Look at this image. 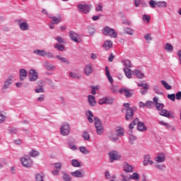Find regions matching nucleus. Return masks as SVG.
I'll return each mask as SVG.
<instances>
[{
  "label": "nucleus",
  "mask_w": 181,
  "mask_h": 181,
  "mask_svg": "<svg viewBox=\"0 0 181 181\" xmlns=\"http://www.w3.org/2000/svg\"><path fill=\"white\" fill-rule=\"evenodd\" d=\"M56 40L58 43H64V39L60 36H57Z\"/></svg>",
  "instance_id": "nucleus-64"
},
{
  "label": "nucleus",
  "mask_w": 181,
  "mask_h": 181,
  "mask_svg": "<svg viewBox=\"0 0 181 181\" xmlns=\"http://www.w3.org/2000/svg\"><path fill=\"white\" fill-rule=\"evenodd\" d=\"M86 115L87 117V119L88 122H90V124H93V122H94V120L93 119V118L94 117V115L93 114V112H91V110H88L86 112Z\"/></svg>",
  "instance_id": "nucleus-21"
},
{
  "label": "nucleus",
  "mask_w": 181,
  "mask_h": 181,
  "mask_svg": "<svg viewBox=\"0 0 181 181\" xmlns=\"http://www.w3.org/2000/svg\"><path fill=\"white\" fill-rule=\"evenodd\" d=\"M69 76L72 78H80V74H78V73H76V72L71 71L69 73Z\"/></svg>",
  "instance_id": "nucleus-47"
},
{
  "label": "nucleus",
  "mask_w": 181,
  "mask_h": 181,
  "mask_svg": "<svg viewBox=\"0 0 181 181\" xmlns=\"http://www.w3.org/2000/svg\"><path fill=\"white\" fill-rule=\"evenodd\" d=\"M54 166L55 168V169L60 170V169H62V163H56L54 164Z\"/></svg>",
  "instance_id": "nucleus-61"
},
{
  "label": "nucleus",
  "mask_w": 181,
  "mask_h": 181,
  "mask_svg": "<svg viewBox=\"0 0 181 181\" xmlns=\"http://www.w3.org/2000/svg\"><path fill=\"white\" fill-rule=\"evenodd\" d=\"M124 72L126 77H127V78H132V74L131 73V69L129 68H124Z\"/></svg>",
  "instance_id": "nucleus-30"
},
{
  "label": "nucleus",
  "mask_w": 181,
  "mask_h": 181,
  "mask_svg": "<svg viewBox=\"0 0 181 181\" xmlns=\"http://www.w3.org/2000/svg\"><path fill=\"white\" fill-rule=\"evenodd\" d=\"M155 106L156 110H158V111L163 110V104L162 103H157L156 105H155Z\"/></svg>",
  "instance_id": "nucleus-56"
},
{
  "label": "nucleus",
  "mask_w": 181,
  "mask_h": 181,
  "mask_svg": "<svg viewBox=\"0 0 181 181\" xmlns=\"http://www.w3.org/2000/svg\"><path fill=\"white\" fill-rule=\"evenodd\" d=\"M94 121L95 128L96 129L98 135H103V134H104V126H103V123L97 117H94Z\"/></svg>",
  "instance_id": "nucleus-2"
},
{
  "label": "nucleus",
  "mask_w": 181,
  "mask_h": 181,
  "mask_svg": "<svg viewBox=\"0 0 181 181\" xmlns=\"http://www.w3.org/2000/svg\"><path fill=\"white\" fill-rule=\"evenodd\" d=\"M138 87H142V88H148V83L141 82L137 83Z\"/></svg>",
  "instance_id": "nucleus-59"
},
{
  "label": "nucleus",
  "mask_w": 181,
  "mask_h": 181,
  "mask_svg": "<svg viewBox=\"0 0 181 181\" xmlns=\"http://www.w3.org/2000/svg\"><path fill=\"white\" fill-rule=\"evenodd\" d=\"M158 124L160 125H163V127H165L167 129H169L170 128L172 127V125H170L169 123H166L163 121H159Z\"/></svg>",
  "instance_id": "nucleus-46"
},
{
  "label": "nucleus",
  "mask_w": 181,
  "mask_h": 181,
  "mask_svg": "<svg viewBox=\"0 0 181 181\" xmlns=\"http://www.w3.org/2000/svg\"><path fill=\"white\" fill-rule=\"evenodd\" d=\"M143 165L144 166H148V165H153V161L151 160V156L149 154L144 155Z\"/></svg>",
  "instance_id": "nucleus-10"
},
{
  "label": "nucleus",
  "mask_w": 181,
  "mask_h": 181,
  "mask_svg": "<svg viewBox=\"0 0 181 181\" xmlns=\"http://www.w3.org/2000/svg\"><path fill=\"white\" fill-rule=\"evenodd\" d=\"M96 12H103V4L98 3L95 5Z\"/></svg>",
  "instance_id": "nucleus-42"
},
{
  "label": "nucleus",
  "mask_w": 181,
  "mask_h": 181,
  "mask_svg": "<svg viewBox=\"0 0 181 181\" xmlns=\"http://www.w3.org/2000/svg\"><path fill=\"white\" fill-rule=\"evenodd\" d=\"M5 119H6V116H5V115H3L2 112H0V124L4 122Z\"/></svg>",
  "instance_id": "nucleus-57"
},
{
  "label": "nucleus",
  "mask_w": 181,
  "mask_h": 181,
  "mask_svg": "<svg viewBox=\"0 0 181 181\" xmlns=\"http://www.w3.org/2000/svg\"><path fill=\"white\" fill-rule=\"evenodd\" d=\"M71 175L74 177H84V175H83V173H81V170H77L74 172H71Z\"/></svg>",
  "instance_id": "nucleus-22"
},
{
  "label": "nucleus",
  "mask_w": 181,
  "mask_h": 181,
  "mask_svg": "<svg viewBox=\"0 0 181 181\" xmlns=\"http://www.w3.org/2000/svg\"><path fill=\"white\" fill-rule=\"evenodd\" d=\"M17 25H18L21 30L25 32L26 30H29V23L26 22V20L24 19H18L16 21Z\"/></svg>",
  "instance_id": "nucleus-5"
},
{
  "label": "nucleus",
  "mask_w": 181,
  "mask_h": 181,
  "mask_svg": "<svg viewBox=\"0 0 181 181\" xmlns=\"http://www.w3.org/2000/svg\"><path fill=\"white\" fill-rule=\"evenodd\" d=\"M84 74H86V76H90V74H92L93 73V65H91V64H88L84 69Z\"/></svg>",
  "instance_id": "nucleus-13"
},
{
  "label": "nucleus",
  "mask_w": 181,
  "mask_h": 181,
  "mask_svg": "<svg viewBox=\"0 0 181 181\" xmlns=\"http://www.w3.org/2000/svg\"><path fill=\"white\" fill-rule=\"evenodd\" d=\"M132 73L137 77V78H144V73H141V71L134 69L132 71Z\"/></svg>",
  "instance_id": "nucleus-25"
},
{
  "label": "nucleus",
  "mask_w": 181,
  "mask_h": 181,
  "mask_svg": "<svg viewBox=\"0 0 181 181\" xmlns=\"http://www.w3.org/2000/svg\"><path fill=\"white\" fill-rule=\"evenodd\" d=\"M160 115L162 117H166L167 118H170V113H169V111L165 109L160 112Z\"/></svg>",
  "instance_id": "nucleus-31"
},
{
  "label": "nucleus",
  "mask_w": 181,
  "mask_h": 181,
  "mask_svg": "<svg viewBox=\"0 0 181 181\" xmlns=\"http://www.w3.org/2000/svg\"><path fill=\"white\" fill-rule=\"evenodd\" d=\"M160 83L165 88V90H172V86L169 85L165 81H161Z\"/></svg>",
  "instance_id": "nucleus-41"
},
{
  "label": "nucleus",
  "mask_w": 181,
  "mask_h": 181,
  "mask_svg": "<svg viewBox=\"0 0 181 181\" xmlns=\"http://www.w3.org/2000/svg\"><path fill=\"white\" fill-rule=\"evenodd\" d=\"M33 54L37 56H40V57H45L46 50L36 49L33 51Z\"/></svg>",
  "instance_id": "nucleus-19"
},
{
  "label": "nucleus",
  "mask_w": 181,
  "mask_h": 181,
  "mask_svg": "<svg viewBox=\"0 0 181 181\" xmlns=\"http://www.w3.org/2000/svg\"><path fill=\"white\" fill-rule=\"evenodd\" d=\"M82 137L83 138L84 141H88L90 139V134L87 132H83Z\"/></svg>",
  "instance_id": "nucleus-49"
},
{
  "label": "nucleus",
  "mask_w": 181,
  "mask_h": 181,
  "mask_svg": "<svg viewBox=\"0 0 181 181\" xmlns=\"http://www.w3.org/2000/svg\"><path fill=\"white\" fill-rule=\"evenodd\" d=\"M54 48L57 49V50H59V52H63L64 50V46L60 44H56Z\"/></svg>",
  "instance_id": "nucleus-50"
},
{
  "label": "nucleus",
  "mask_w": 181,
  "mask_h": 181,
  "mask_svg": "<svg viewBox=\"0 0 181 181\" xmlns=\"http://www.w3.org/2000/svg\"><path fill=\"white\" fill-rule=\"evenodd\" d=\"M103 104H107V97L102 98L99 100V105H103Z\"/></svg>",
  "instance_id": "nucleus-54"
},
{
  "label": "nucleus",
  "mask_w": 181,
  "mask_h": 181,
  "mask_svg": "<svg viewBox=\"0 0 181 181\" xmlns=\"http://www.w3.org/2000/svg\"><path fill=\"white\" fill-rule=\"evenodd\" d=\"M156 6H158V8H166L168 4L166 1H157Z\"/></svg>",
  "instance_id": "nucleus-36"
},
{
  "label": "nucleus",
  "mask_w": 181,
  "mask_h": 181,
  "mask_svg": "<svg viewBox=\"0 0 181 181\" xmlns=\"http://www.w3.org/2000/svg\"><path fill=\"white\" fill-rule=\"evenodd\" d=\"M29 155L32 158H36V156H39V151L35 150H32L31 151L29 152Z\"/></svg>",
  "instance_id": "nucleus-45"
},
{
  "label": "nucleus",
  "mask_w": 181,
  "mask_h": 181,
  "mask_svg": "<svg viewBox=\"0 0 181 181\" xmlns=\"http://www.w3.org/2000/svg\"><path fill=\"white\" fill-rule=\"evenodd\" d=\"M165 154L163 153H158L155 158V160L157 163H162V162H165Z\"/></svg>",
  "instance_id": "nucleus-20"
},
{
  "label": "nucleus",
  "mask_w": 181,
  "mask_h": 181,
  "mask_svg": "<svg viewBox=\"0 0 181 181\" xmlns=\"http://www.w3.org/2000/svg\"><path fill=\"white\" fill-rule=\"evenodd\" d=\"M165 50L168 52V53H172L173 52V45L170 43H166L164 47Z\"/></svg>",
  "instance_id": "nucleus-26"
},
{
  "label": "nucleus",
  "mask_w": 181,
  "mask_h": 181,
  "mask_svg": "<svg viewBox=\"0 0 181 181\" xmlns=\"http://www.w3.org/2000/svg\"><path fill=\"white\" fill-rule=\"evenodd\" d=\"M153 91L156 93V94H158V95H163V92L160 91L158 86H153Z\"/></svg>",
  "instance_id": "nucleus-44"
},
{
  "label": "nucleus",
  "mask_w": 181,
  "mask_h": 181,
  "mask_svg": "<svg viewBox=\"0 0 181 181\" xmlns=\"http://www.w3.org/2000/svg\"><path fill=\"white\" fill-rule=\"evenodd\" d=\"M137 129L140 132H144L148 129V127H146L145 124L144 122H139V120L137 122Z\"/></svg>",
  "instance_id": "nucleus-16"
},
{
  "label": "nucleus",
  "mask_w": 181,
  "mask_h": 181,
  "mask_svg": "<svg viewBox=\"0 0 181 181\" xmlns=\"http://www.w3.org/2000/svg\"><path fill=\"white\" fill-rule=\"evenodd\" d=\"M62 179L64 181H71V176L66 173H63Z\"/></svg>",
  "instance_id": "nucleus-35"
},
{
  "label": "nucleus",
  "mask_w": 181,
  "mask_h": 181,
  "mask_svg": "<svg viewBox=\"0 0 181 181\" xmlns=\"http://www.w3.org/2000/svg\"><path fill=\"white\" fill-rule=\"evenodd\" d=\"M116 132H117V136H124V132L122 127H118L116 130Z\"/></svg>",
  "instance_id": "nucleus-33"
},
{
  "label": "nucleus",
  "mask_w": 181,
  "mask_h": 181,
  "mask_svg": "<svg viewBox=\"0 0 181 181\" xmlns=\"http://www.w3.org/2000/svg\"><path fill=\"white\" fill-rule=\"evenodd\" d=\"M62 20L63 18H62V14L59 13L57 14V16H54V18H52V20L51 21V24L59 25V23H60Z\"/></svg>",
  "instance_id": "nucleus-11"
},
{
  "label": "nucleus",
  "mask_w": 181,
  "mask_h": 181,
  "mask_svg": "<svg viewBox=\"0 0 181 181\" xmlns=\"http://www.w3.org/2000/svg\"><path fill=\"white\" fill-rule=\"evenodd\" d=\"M77 8L79 12H82V13L87 14L90 12L91 8H93V6L88 5V4H80L77 5Z\"/></svg>",
  "instance_id": "nucleus-4"
},
{
  "label": "nucleus",
  "mask_w": 181,
  "mask_h": 181,
  "mask_svg": "<svg viewBox=\"0 0 181 181\" xmlns=\"http://www.w3.org/2000/svg\"><path fill=\"white\" fill-rule=\"evenodd\" d=\"M79 151L83 153V155H88L90 153V151L86 148L85 146H80L79 147Z\"/></svg>",
  "instance_id": "nucleus-40"
},
{
  "label": "nucleus",
  "mask_w": 181,
  "mask_h": 181,
  "mask_svg": "<svg viewBox=\"0 0 181 181\" xmlns=\"http://www.w3.org/2000/svg\"><path fill=\"white\" fill-rule=\"evenodd\" d=\"M142 19L146 23H149V22H151V16L144 14L142 16Z\"/></svg>",
  "instance_id": "nucleus-39"
},
{
  "label": "nucleus",
  "mask_w": 181,
  "mask_h": 181,
  "mask_svg": "<svg viewBox=\"0 0 181 181\" xmlns=\"http://www.w3.org/2000/svg\"><path fill=\"white\" fill-rule=\"evenodd\" d=\"M43 66L44 67L47 69V70H54V69H56V66L54 65L53 64H51L49 63V62L47 61H45L44 63H43Z\"/></svg>",
  "instance_id": "nucleus-18"
},
{
  "label": "nucleus",
  "mask_w": 181,
  "mask_h": 181,
  "mask_svg": "<svg viewBox=\"0 0 181 181\" xmlns=\"http://www.w3.org/2000/svg\"><path fill=\"white\" fill-rule=\"evenodd\" d=\"M109 156L110 162H114V160H119L121 159V155L117 151H112L109 153Z\"/></svg>",
  "instance_id": "nucleus-8"
},
{
  "label": "nucleus",
  "mask_w": 181,
  "mask_h": 181,
  "mask_svg": "<svg viewBox=\"0 0 181 181\" xmlns=\"http://www.w3.org/2000/svg\"><path fill=\"white\" fill-rule=\"evenodd\" d=\"M146 107L147 108H152V107H153V102L149 100L146 101Z\"/></svg>",
  "instance_id": "nucleus-58"
},
{
  "label": "nucleus",
  "mask_w": 181,
  "mask_h": 181,
  "mask_svg": "<svg viewBox=\"0 0 181 181\" xmlns=\"http://www.w3.org/2000/svg\"><path fill=\"white\" fill-rule=\"evenodd\" d=\"M114 103V98H107L106 104L111 105Z\"/></svg>",
  "instance_id": "nucleus-63"
},
{
  "label": "nucleus",
  "mask_w": 181,
  "mask_h": 181,
  "mask_svg": "<svg viewBox=\"0 0 181 181\" xmlns=\"http://www.w3.org/2000/svg\"><path fill=\"white\" fill-rule=\"evenodd\" d=\"M19 76L21 81H23V80H26V77H28V71L25 69H21L19 70Z\"/></svg>",
  "instance_id": "nucleus-12"
},
{
  "label": "nucleus",
  "mask_w": 181,
  "mask_h": 181,
  "mask_svg": "<svg viewBox=\"0 0 181 181\" xmlns=\"http://www.w3.org/2000/svg\"><path fill=\"white\" fill-rule=\"evenodd\" d=\"M71 131V127L69 122H65L61 124L60 134L62 136H69L70 135V132Z\"/></svg>",
  "instance_id": "nucleus-1"
},
{
  "label": "nucleus",
  "mask_w": 181,
  "mask_h": 181,
  "mask_svg": "<svg viewBox=\"0 0 181 181\" xmlns=\"http://www.w3.org/2000/svg\"><path fill=\"white\" fill-rule=\"evenodd\" d=\"M110 30L112 31V28H111L107 26V27H105V28H104L103 29L102 32H103V35H105V36H107V35L110 34Z\"/></svg>",
  "instance_id": "nucleus-38"
},
{
  "label": "nucleus",
  "mask_w": 181,
  "mask_h": 181,
  "mask_svg": "<svg viewBox=\"0 0 181 181\" xmlns=\"http://www.w3.org/2000/svg\"><path fill=\"white\" fill-rule=\"evenodd\" d=\"M105 73H106V77H107V79L110 84H112L114 83V79L112 78V76H111V74H110V69H108V66H105Z\"/></svg>",
  "instance_id": "nucleus-23"
},
{
  "label": "nucleus",
  "mask_w": 181,
  "mask_h": 181,
  "mask_svg": "<svg viewBox=\"0 0 181 181\" xmlns=\"http://www.w3.org/2000/svg\"><path fill=\"white\" fill-rule=\"evenodd\" d=\"M13 83V75L8 76L6 80L4 82V85L2 86L1 90L4 92L6 90H8Z\"/></svg>",
  "instance_id": "nucleus-6"
},
{
  "label": "nucleus",
  "mask_w": 181,
  "mask_h": 181,
  "mask_svg": "<svg viewBox=\"0 0 181 181\" xmlns=\"http://www.w3.org/2000/svg\"><path fill=\"white\" fill-rule=\"evenodd\" d=\"M124 32L125 33H127V35H134V30H132V28H127L124 29Z\"/></svg>",
  "instance_id": "nucleus-52"
},
{
  "label": "nucleus",
  "mask_w": 181,
  "mask_h": 181,
  "mask_svg": "<svg viewBox=\"0 0 181 181\" xmlns=\"http://www.w3.org/2000/svg\"><path fill=\"white\" fill-rule=\"evenodd\" d=\"M123 169L127 173H132V172H134V167L132 165L128 164V163H124Z\"/></svg>",
  "instance_id": "nucleus-14"
},
{
  "label": "nucleus",
  "mask_w": 181,
  "mask_h": 181,
  "mask_svg": "<svg viewBox=\"0 0 181 181\" xmlns=\"http://www.w3.org/2000/svg\"><path fill=\"white\" fill-rule=\"evenodd\" d=\"M21 162L24 168H32L33 161L29 156H24L21 158Z\"/></svg>",
  "instance_id": "nucleus-3"
},
{
  "label": "nucleus",
  "mask_w": 181,
  "mask_h": 181,
  "mask_svg": "<svg viewBox=\"0 0 181 181\" xmlns=\"http://www.w3.org/2000/svg\"><path fill=\"white\" fill-rule=\"evenodd\" d=\"M157 2L155 0H151L149 1V5L151 8H156Z\"/></svg>",
  "instance_id": "nucleus-60"
},
{
  "label": "nucleus",
  "mask_w": 181,
  "mask_h": 181,
  "mask_svg": "<svg viewBox=\"0 0 181 181\" xmlns=\"http://www.w3.org/2000/svg\"><path fill=\"white\" fill-rule=\"evenodd\" d=\"M45 57H47L48 59H54L56 57H54V54H53V53L45 51Z\"/></svg>",
  "instance_id": "nucleus-51"
},
{
  "label": "nucleus",
  "mask_w": 181,
  "mask_h": 181,
  "mask_svg": "<svg viewBox=\"0 0 181 181\" xmlns=\"http://www.w3.org/2000/svg\"><path fill=\"white\" fill-rule=\"evenodd\" d=\"M168 98L169 100H171V101H175V98H176V96L174 93L173 94H168Z\"/></svg>",
  "instance_id": "nucleus-62"
},
{
  "label": "nucleus",
  "mask_w": 181,
  "mask_h": 181,
  "mask_svg": "<svg viewBox=\"0 0 181 181\" xmlns=\"http://www.w3.org/2000/svg\"><path fill=\"white\" fill-rule=\"evenodd\" d=\"M124 95L127 97V98H129V97H132V93L131 92V90L124 88Z\"/></svg>",
  "instance_id": "nucleus-43"
},
{
  "label": "nucleus",
  "mask_w": 181,
  "mask_h": 181,
  "mask_svg": "<svg viewBox=\"0 0 181 181\" xmlns=\"http://www.w3.org/2000/svg\"><path fill=\"white\" fill-rule=\"evenodd\" d=\"M43 177H45V174L43 173H37L35 175V180L36 181H44Z\"/></svg>",
  "instance_id": "nucleus-37"
},
{
  "label": "nucleus",
  "mask_w": 181,
  "mask_h": 181,
  "mask_svg": "<svg viewBox=\"0 0 181 181\" xmlns=\"http://www.w3.org/2000/svg\"><path fill=\"white\" fill-rule=\"evenodd\" d=\"M69 37L73 42H76V43L78 42V34L75 33L74 31H69Z\"/></svg>",
  "instance_id": "nucleus-17"
},
{
  "label": "nucleus",
  "mask_w": 181,
  "mask_h": 181,
  "mask_svg": "<svg viewBox=\"0 0 181 181\" xmlns=\"http://www.w3.org/2000/svg\"><path fill=\"white\" fill-rule=\"evenodd\" d=\"M109 35L110 36V37H113V38H115L117 37V36H118L117 33L112 28V30H110V33H109Z\"/></svg>",
  "instance_id": "nucleus-53"
},
{
  "label": "nucleus",
  "mask_w": 181,
  "mask_h": 181,
  "mask_svg": "<svg viewBox=\"0 0 181 181\" xmlns=\"http://www.w3.org/2000/svg\"><path fill=\"white\" fill-rule=\"evenodd\" d=\"M139 121V119L136 117L129 124V128L130 131H132V129H134V127H135V125H136V124H138Z\"/></svg>",
  "instance_id": "nucleus-28"
},
{
  "label": "nucleus",
  "mask_w": 181,
  "mask_h": 181,
  "mask_svg": "<svg viewBox=\"0 0 181 181\" xmlns=\"http://www.w3.org/2000/svg\"><path fill=\"white\" fill-rule=\"evenodd\" d=\"M29 81L31 82H35L39 78V74L36 70L32 69H30L29 72Z\"/></svg>",
  "instance_id": "nucleus-7"
},
{
  "label": "nucleus",
  "mask_w": 181,
  "mask_h": 181,
  "mask_svg": "<svg viewBox=\"0 0 181 181\" xmlns=\"http://www.w3.org/2000/svg\"><path fill=\"white\" fill-rule=\"evenodd\" d=\"M71 163L74 168H81V163L77 159L71 160Z\"/></svg>",
  "instance_id": "nucleus-27"
},
{
  "label": "nucleus",
  "mask_w": 181,
  "mask_h": 181,
  "mask_svg": "<svg viewBox=\"0 0 181 181\" xmlns=\"http://www.w3.org/2000/svg\"><path fill=\"white\" fill-rule=\"evenodd\" d=\"M56 59L58 60H60L62 63H66V64H69L70 62H69V59L64 57H62L60 55H57Z\"/></svg>",
  "instance_id": "nucleus-34"
},
{
  "label": "nucleus",
  "mask_w": 181,
  "mask_h": 181,
  "mask_svg": "<svg viewBox=\"0 0 181 181\" xmlns=\"http://www.w3.org/2000/svg\"><path fill=\"white\" fill-rule=\"evenodd\" d=\"M88 101L90 107H95L97 102L95 101V97L93 95H88Z\"/></svg>",
  "instance_id": "nucleus-15"
},
{
  "label": "nucleus",
  "mask_w": 181,
  "mask_h": 181,
  "mask_svg": "<svg viewBox=\"0 0 181 181\" xmlns=\"http://www.w3.org/2000/svg\"><path fill=\"white\" fill-rule=\"evenodd\" d=\"M122 63L125 67H132V64H131V61L129 59H123L122 60Z\"/></svg>",
  "instance_id": "nucleus-32"
},
{
  "label": "nucleus",
  "mask_w": 181,
  "mask_h": 181,
  "mask_svg": "<svg viewBox=\"0 0 181 181\" xmlns=\"http://www.w3.org/2000/svg\"><path fill=\"white\" fill-rule=\"evenodd\" d=\"M130 180L134 181H139L140 179L139 174L138 173H133L132 175H129Z\"/></svg>",
  "instance_id": "nucleus-29"
},
{
  "label": "nucleus",
  "mask_w": 181,
  "mask_h": 181,
  "mask_svg": "<svg viewBox=\"0 0 181 181\" xmlns=\"http://www.w3.org/2000/svg\"><path fill=\"white\" fill-rule=\"evenodd\" d=\"M129 144H131V145H134V141H136V137L134 135H131L129 136Z\"/></svg>",
  "instance_id": "nucleus-55"
},
{
  "label": "nucleus",
  "mask_w": 181,
  "mask_h": 181,
  "mask_svg": "<svg viewBox=\"0 0 181 181\" xmlns=\"http://www.w3.org/2000/svg\"><path fill=\"white\" fill-rule=\"evenodd\" d=\"M131 180V177L128 174L122 175V181H129Z\"/></svg>",
  "instance_id": "nucleus-48"
},
{
  "label": "nucleus",
  "mask_w": 181,
  "mask_h": 181,
  "mask_svg": "<svg viewBox=\"0 0 181 181\" xmlns=\"http://www.w3.org/2000/svg\"><path fill=\"white\" fill-rule=\"evenodd\" d=\"M103 47H105L106 50H110V49L112 47V41L110 40H106L103 44Z\"/></svg>",
  "instance_id": "nucleus-24"
},
{
  "label": "nucleus",
  "mask_w": 181,
  "mask_h": 181,
  "mask_svg": "<svg viewBox=\"0 0 181 181\" xmlns=\"http://www.w3.org/2000/svg\"><path fill=\"white\" fill-rule=\"evenodd\" d=\"M125 119L126 121H131L134 118V110L132 108L126 109Z\"/></svg>",
  "instance_id": "nucleus-9"
}]
</instances>
